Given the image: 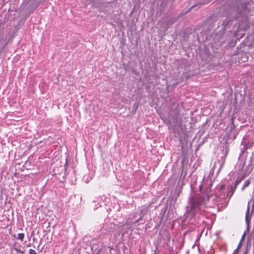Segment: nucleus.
I'll use <instances>...</instances> for the list:
<instances>
[{
	"mask_svg": "<svg viewBox=\"0 0 254 254\" xmlns=\"http://www.w3.org/2000/svg\"><path fill=\"white\" fill-rule=\"evenodd\" d=\"M205 198L201 196H197L192 199L190 211L192 214L200 211L205 205Z\"/></svg>",
	"mask_w": 254,
	"mask_h": 254,
	"instance_id": "f257e3e1",
	"label": "nucleus"
},
{
	"mask_svg": "<svg viewBox=\"0 0 254 254\" xmlns=\"http://www.w3.org/2000/svg\"><path fill=\"white\" fill-rule=\"evenodd\" d=\"M24 238V234L23 233H19L18 234V237L17 239L18 240H20L21 241H22Z\"/></svg>",
	"mask_w": 254,
	"mask_h": 254,
	"instance_id": "f03ea898",
	"label": "nucleus"
},
{
	"mask_svg": "<svg viewBox=\"0 0 254 254\" xmlns=\"http://www.w3.org/2000/svg\"><path fill=\"white\" fill-rule=\"evenodd\" d=\"M14 250H15V251L18 253H20L21 254H24V251H22L20 248H18V247H14Z\"/></svg>",
	"mask_w": 254,
	"mask_h": 254,
	"instance_id": "7ed1b4c3",
	"label": "nucleus"
},
{
	"mask_svg": "<svg viewBox=\"0 0 254 254\" xmlns=\"http://www.w3.org/2000/svg\"><path fill=\"white\" fill-rule=\"evenodd\" d=\"M250 182L249 181H247L245 182L244 185L243 187V189H244L246 187H248L249 185Z\"/></svg>",
	"mask_w": 254,
	"mask_h": 254,
	"instance_id": "20e7f679",
	"label": "nucleus"
},
{
	"mask_svg": "<svg viewBox=\"0 0 254 254\" xmlns=\"http://www.w3.org/2000/svg\"><path fill=\"white\" fill-rule=\"evenodd\" d=\"M29 253L30 254H37L35 251L32 249H30Z\"/></svg>",
	"mask_w": 254,
	"mask_h": 254,
	"instance_id": "39448f33",
	"label": "nucleus"
},
{
	"mask_svg": "<svg viewBox=\"0 0 254 254\" xmlns=\"http://www.w3.org/2000/svg\"><path fill=\"white\" fill-rule=\"evenodd\" d=\"M247 213H248V214H247L246 216V221L247 223H248V222H249V217H248L249 208L248 209Z\"/></svg>",
	"mask_w": 254,
	"mask_h": 254,
	"instance_id": "423d86ee",
	"label": "nucleus"
},
{
	"mask_svg": "<svg viewBox=\"0 0 254 254\" xmlns=\"http://www.w3.org/2000/svg\"><path fill=\"white\" fill-rule=\"evenodd\" d=\"M238 249V248H237V249H236V250L234 251V252L233 253V254H237Z\"/></svg>",
	"mask_w": 254,
	"mask_h": 254,
	"instance_id": "0eeeda50",
	"label": "nucleus"
},
{
	"mask_svg": "<svg viewBox=\"0 0 254 254\" xmlns=\"http://www.w3.org/2000/svg\"><path fill=\"white\" fill-rule=\"evenodd\" d=\"M139 219H139L137 220L136 221H135V223L138 222V221L139 220Z\"/></svg>",
	"mask_w": 254,
	"mask_h": 254,
	"instance_id": "6e6552de",
	"label": "nucleus"
}]
</instances>
